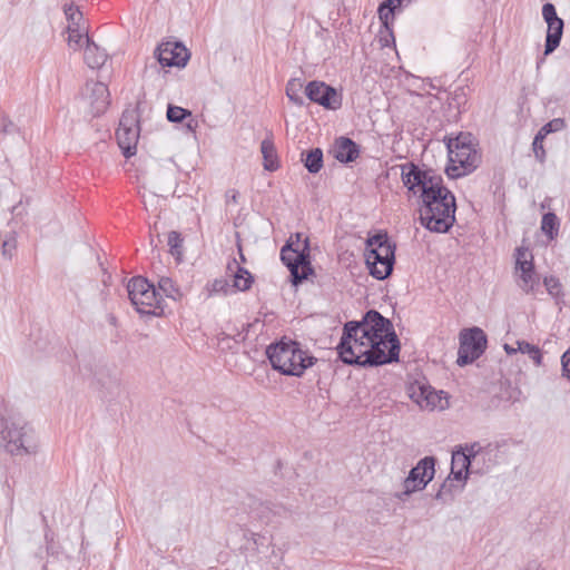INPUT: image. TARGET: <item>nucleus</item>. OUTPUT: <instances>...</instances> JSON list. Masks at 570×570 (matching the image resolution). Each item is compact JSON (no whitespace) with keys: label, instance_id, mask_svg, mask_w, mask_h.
Listing matches in <instances>:
<instances>
[{"label":"nucleus","instance_id":"nucleus-1","mask_svg":"<svg viewBox=\"0 0 570 570\" xmlns=\"http://www.w3.org/2000/svg\"><path fill=\"white\" fill-rule=\"evenodd\" d=\"M345 331L347 337H351V333L361 332L362 338L375 344V355L367 357L366 363L391 364L399 362L401 343L393 323L376 309L367 311L361 321L346 322Z\"/></svg>","mask_w":570,"mask_h":570},{"label":"nucleus","instance_id":"nucleus-2","mask_svg":"<svg viewBox=\"0 0 570 570\" xmlns=\"http://www.w3.org/2000/svg\"><path fill=\"white\" fill-rule=\"evenodd\" d=\"M421 198L420 222L430 232L448 233L455 223V197L441 181L425 188Z\"/></svg>","mask_w":570,"mask_h":570},{"label":"nucleus","instance_id":"nucleus-3","mask_svg":"<svg viewBox=\"0 0 570 570\" xmlns=\"http://www.w3.org/2000/svg\"><path fill=\"white\" fill-rule=\"evenodd\" d=\"M266 356L273 370L295 377L303 376L317 361L307 350L302 348L301 343L285 338L268 345Z\"/></svg>","mask_w":570,"mask_h":570},{"label":"nucleus","instance_id":"nucleus-4","mask_svg":"<svg viewBox=\"0 0 570 570\" xmlns=\"http://www.w3.org/2000/svg\"><path fill=\"white\" fill-rule=\"evenodd\" d=\"M6 412V402L0 397V449L13 456L35 453L37 446L30 442L31 426L8 416Z\"/></svg>","mask_w":570,"mask_h":570},{"label":"nucleus","instance_id":"nucleus-5","mask_svg":"<svg viewBox=\"0 0 570 570\" xmlns=\"http://www.w3.org/2000/svg\"><path fill=\"white\" fill-rule=\"evenodd\" d=\"M281 261L289 271V281L297 287L314 273L311 264V246L308 237L302 240V234L296 233L281 249Z\"/></svg>","mask_w":570,"mask_h":570},{"label":"nucleus","instance_id":"nucleus-6","mask_svg":"<svg viewBox=\"0 0 570 570\" xmlns=\"http://www.w3.org/2000/svg\"><path fill=\"white\" fill-rule=\"evenodd\" d=\"M472 140L473 137L470 132H460L456 137L449 138L446 148L452 165L446 167L445 171L450 178L468 175L478 168L481 156Z\"/></svg>","mask_w":570,"mask_h":570},{"label":"nucleus","instance_id":"nucleus-7","mask_svg":"<svg viewBox=\"0 0 570 570\" xmlns=\"http://www.w3.org/2000/svg\"><path fill=\"white\" fill-rule=\"evenodd\" d=\"M128 297L141 316H163V298L155 286L142 276L132 277L127 285Z\"/></svg>","mask_w":570,"mask_h":570},{"label":"nucleus","instance_id":"nucleus-8","mask_svg":"<svg viewBox=\"0 0 570 570\" xmlns=\"http://www.w3.org/2000/svg\"><path fill=\"white\" fill-rule=\"evenodd\" d=\"M351 337L346 336L345 325L343 326V334L337 345V352L340 358L344 364L357 365L361 367H376L382 364H368L365 360L372 355H375L376 346L368 342L366 338H362V333H351Z\"/></svg>","mask_w":570,"mask_h":570},{"label":"nucleus","instance_id":"nucleus-9","mask_svg":"<svg viewBox=\"0 0 570 570\" xmlns=\"http://www.w3.org/2000/svg\"><path fill=\"white\" fill-rule=\"evenodd\" d=\"M488 345V337L484 331L473 326L460 332V346L456 364L465 366L476 361L484 353Z\"/></svg>","mask_w":570,"mask_h":570},{"label":"nucleus","instance_id":"nucleus-10","mask_svg":"<svg viewBox=\"0 0 570 570\" xmlns=\"http://www.w3.org/2000/svg\"><path fill=\"white\" fill-rule=\"evenodd\" d=\"M435 463L436 460L434 456H425L421 459L416 465L410 470L409 475L403 482L404 490L396 497L400 500H405V498L410 497L413 492L425 489L434 478Z\"/></svg>","mask_w":570,"mask_h":570},{"label":"nucleus","instance_id":"nucleus-11","mask_svg":"<svg viewBox=\"0 0 570 570\" xmlns=\"http://www.w3.org/2000/svg\"><path fill=\"white\" fill-rule=\"evenodd\" d=\"M140 127L136 110H125L116 130L118 145L126 158L136 154Z\"/></svg>","mask_w":570,"mask_h":570},{"label":"nucleus","instance_id":"nucleus-12","mask_svg":"<svg viewBox=\"0 0 570 570\" xmlns=\"http://www.w3.org/2000/svg\"><path fill=\"white\" fill-rule=\"evenodd\" d=\"M401 179L403 185L413 195L422 196L425 188H429L435 181H441V176L433 173V170L421 169L419 165L409 161L400 165Z\"/></svg>","mask_w":570,"mask_h":570},{"label":"nucleus","instance_id":"nucleus-13","mask_svg":"<svg viewBox=\"0 0 570 570\" xmlns=\"http://www.w3.org/2000/svg\"><path fill=\"white\" fill-rule=\"evenodd\" d=\"M305 95L312 102L325 109L337 110L342 107V94L324 81H309L305 87Z\"/></svg>","mask_w":570,"mask_h":570},{"label":"nucleus","instance_id":"nucleus-14","mask_svg":"<svg viewBox=\"0 0 570 570\" xmlns=\"http://www.w3.org/2000/svg\"><path fill=\"white\" fill-rule=\"evenodd\" d=\"M154 56L161 67L184 68L190 52L180 41H166L157 46Z\"/></svg>","mask_w":570,"mask_h":570},{"label":"nucleus","instance_id":"nucleus-15","mask_svg":"<svg viewBox=\"0 0 570 570\" xmlns=\"http://www.w3.org/2000/svg\"><path fill=\"white\" fill-rule=\"evenodd\" d=\"M542 17L548 24L543 55L549 56L560 45L563 35L564 21L558 17L554 4L550 2L543 4Z\"/></svg>","mask_w":570,"mask_h":570},{"label":"nucleus","instance_id":"nucleus-16","mask_svg":"<svg viewBox=\"0 0 570 570\" xmlns=\"http://www.w3.org/2000/svg\"><path fill=\"white\" fill-rule=\"evenodd\" d=\"M82 95L92 117L102 115L110 105L108 87L101 81H87Z\"/></svg>","mask_w":570,"mask_h":570},{"label":"nucleus","instance_id":"nucleus-17","mask_svg":"<svg viewBox=\"0 0 570 570\" xmlns=\"http://www.w3.org/2000/svg\"><path fill=\"white\" fill-rule=\"evenodd\" d=\"M443 391L436 392L432 386L415 382L409 387V396L421 409L434 410L443 409L441 401Z\"/></svg>","mask_w":570,"mask_h":570},{"label":"nucleus","instance_id":"nucleus-18","mask_svg":"<svg viewBox=\"0 0 570 570\" xmlns=\"http://www.w3.org/2000/svg\"><path fill=\"white\" fill-rule=\"evenodd\" d=\"M365 263L368 268L370 275L375 279L383 281L391 276L393 273L395 258L387 262L384 255L373 253L365 249Z\"/></svg>","mask_w":570,"mask_h":570},{"label":"nucleus","instance_id":"nucleus-19","mask_svg":"<svg viewBox=\"0 0 570 570\" xmlns=\"http://www.w3.org/2000/svg\"><path fill=\"white\" fill-rule=\"evenodd\" d=\"M366 250L384 255L387 262L395 258V244L391 243L385 232H380L366 240Z\"/></svg>","mask_w":570,"mask_h":570},{"label":"nucleus","instance_id":"nucleus-20","mask_svg":"<svg viewBox=\"0 0 570 570\" xmlns=\"http://www.w3.org/2000/svg\"><path fill=\"white\" fill-rule=\"evenodd\" d=\"M360 155V146L348 137H340L335 140L334 157L344 164L356 160Z\"/></svg>","mask_w":570,"mask_h":570},{"label":"nucleus","instance_id":"nucleus-21","mask_svg":"<svg viewBox=\"0 0 570 570\" xmlns=\"http://www.w3.org/2000/svg\"><path fill=\"white\" fill-rule=\"evenodd\" d=\"M227 268L229 272L234 273L232 287L235 291L245 292L252 287L254 276L245 267L239 266L236 259H233Z\"/></svg>","mask_w":570,"mask_h":570},{"label":"nucleus","instance_id":"nucleus-22","mask_svg":"<svg viewBox=\"0 0 570 570\" xmlns=\"http://www.w3.org/2000/svg\"><path fill=\"white\" fill-rule=\"evenodd\" d=\"M85 40L87 42L83 57L85 62L91 69L101 68L108 58L106 50L99 48L87 35L85 36Z\"/></svg>","mask_w":570,"mask_h":570},{"label":"nucleus","instance_id":"nucleus-23","mask_svg":"<svg viewBox=\"0 0 570 570\" xmlns=\"http://www.w3.org/2000/svg\"><path fill=\"white\" fill-rule=\"evenodd\" d=\"M254 517L259 519L264 523H269L273 520L274 515H284L287 513V510L282 507L274 504L272 502H259L257 507L253 510Z\"/></svg>","mask_w":570,"mask_h":570},{"label":"nucleus","instance_id":"nucleus-24","mask_svg":"<svg viewBox=\"0 0 570 570\" xmlns=\"http://www.w3.org/2000/svg\"><path fill=\"white\" fill-rule=\"evenodd\" d=\"M263 155V166L265 170L275 171L279 168L278 155L272 139L265 138L261 144Z\"/></svg>","mask_w":570,"mask_h":570},{"label":"nucleus","instance_id":"nucleus-25","mask_svg":"<svg viewBox=\"0 0 570 570\" xmlns=\"http://www.w3.org/2000/svg\"><path fill=\"white\" fill-rule=\"evenodd\" d=\"M403 0H384L379 6V18L382 24L386 28L389 36L394 40L393 32L389 26L390 19H394V11L397 7L401 6Z\"/></svg>","mask_w":570,"mask_h":570},{"label":"nucleus","instance_id":"nucleus-26","mask_svg":"<svg viewBox=\"0 0 570 570\" xmlns=\"http://www.w3.org/2000/svg\"><path fill=\"white\" fill-rule=\"evenodd\" d=\"M560 222L558 216L552 213H546L541 219V230L549 238V240H553L559 233Z\"/></svg>","mask_w":570,"mask_h":570},{"label":"nucleus","instance_id":"nucleus-27","mask_svg":"<svg viewBox=\"0 0 570 570\" xmlns=\"http://www.w3.org/2000/svg\"><path fill=\"white\" fill-rule=\"evenodd\" d=\"M303 81L299 78H292L286 83V96L287 98L296 106L302 107L305 101L303 96L301 95L303 89Z\"/></svg>","mask_w":570,"mask_h":570},{"label":"nucleus","instance_id":"nucleus-28","mask_svg":"<svg viewBox=\"0 0 570 570\" xmlns=\"http://www.w3.org/2000/svg\"><path fill=\"white\" fill-rule=\"evenodd\" d=\"M305 168L311 174H317L323 167V151L320 148L311 149L306 153L305 158H302Z\"/></svg>","mask_w":570,"mask_h":570},{"label":"nucleus","instance_id":"nucleus-29","mask_svg":"<svg viewBox=\"0 0 570 570\" xmlns=\"http://www.w3.org/2000/svg\"><path fill=\"white\" fill-rule=\"evenodd\" d=\"M520 288L527 293H535L540 287L539 276L534 268L529 269L527 273H520Z\"/></svg>","mask_w":570,"mask_h":570},{"label":"nucleus","instance_id":"nucleus-30","mask_svg":"<svg viewBox=\"0 0 570 570\" xmlns=\"http://www.w3.org/2000/svg\"><path fill=\"white\" fill-rule=\"evenodd\" d=\"M183 243H184V238L181 237L180 233H178L176 230H171L168 234L169 252L173 256L176 257L177 261H180L181 255H183Z\"/></svg>","mask_w":570,"mask_h":570},{"label":"nucleus","instance_id":"nucleus-31","mask_svg":"<svg viewBox=\"0 0 570 570\" xmlns=\"http://www.w3.org/2000/svg\"><path fill=\"white\" fill-rule=\"evenodd\" d=\"M515 269L520 273H527L529 269L534 268L533 257L530 255V259H527V249L518 247L515 250Z\"/></svg>","mask_w":570,"mask_h":570},{"label":"nucleus","instance_id":"nucleus-32","mask_svg":"<svg viewBox=\"0 0 570 570\" xmlns=\"http://www.w3.org/2000/svg\"><path fill=\"white\" fill-rule=\"evenodd\" d=\"M17 248V236L14 232H9L2 237L1 254L4 258L11 259Z\"/></svg>","mask_w":570,"mask_h":570},{"label":"nucleus","instance_id":"nucleus-33","mask_svg":"<svg viewBox=\"0 0 570 570\" xmlns=\"http://www.w3.org/2000/svg\"><path fill=\"white\" fill-rule=\"evenodd\" d=\"M187 117H191V111L185 109L183 107L168 105L167 108V119L170 122H181L187 119Z\"/></svg>","mask_w":570,"mask_h":570},{"label":"nucleus","instance_id":"nucleus-34","mask_svg":"<svg viewBox=\"0 0 570 570\" xmlns=\"http://www.w3.org/2000/svg\"><path fill=\"white\" fill-rule=\"evenodd\" d=\"M518 351L523 354H528L537 364L541 363L542 354L537 345L530 344L524 341L518 342Z\"/></svg>","mask_w":570,"mask_h":570},{"label":"nucleus","instance_id":"nucleus-35","mask_svg":"<svg viewBox=\"0 0 570 570\" xmlns=\"http://www.w3.org/2000/svg\"><path fill=\"white\" fill-rule=\"evenodd\" d=\"M543 285L552 297L559 298L563 295L562 284L559 278L554 276L544 277Z\"/></svg>","mask_w":570,"mask_h":570},{"label":"nucleus","instance_id":"nucleus-36","mask_svg":"<svg viewBox=\"0 0 570 570\" xmlns=\"http://www.w3.org/2000/svg\"><path fill=\"white\" fill-rule=\"evenodd\" d=\"M566 128V121L562 118H554L543 125L538 134L542 135L544 138L552 132L560 131Z\"/></svg>","mask_w":570,"mask_h":570},{"label":"nucleus","instance_id":"nucleus-37","mask_svg":"<svg viewBox=\"0 0 570 570\" xmlns=\"http://www.w3.org/2000/svg\"><path fill=\"white\" fill-rule=\"evenodd\" d=\"M543 140L544 137L537 132L532 142V150L534 153V157L540 164H543L547 157V153L543 147Z\"/></svg>","mask_w":570,"mask_h":570},{"label":"nucleus","instance_id":"nucleus-38","mask_svg":"<svg viewBox=\"0 0 570 570\" xmlns=\"http://www.w3.org/2000/svg\"><path fill=\"white\" fill-rule=\"evenodd\" d=\"M471 461L465 456L463 451L458 449L452 452L451 469H470Z\"/></svg>","mask_w":570,"mask_h":570},{"label":"nucleus","instance_id":"nucleus-39","mask_svg":"<svg viewBox=\"0 0 570 570\" xmlns=\"http://www.w3.org/2000/svg\"><path fill=\"white\" fill-rule=\"evenodd\" d=\"M19 131V127L9 118V116L0 111V132L3 135H11Z\"/></svg>","mask_w":570,"mask_h":570},{"label":"nucleus","instance_id":"nucleus-40","mask_svg":"<svg viewBox=\"0 0 570 570\" xmlns=\"http://www.w3.org/2000/svg\"><path fill=\"white\" fill-rule=\"evenodd\" d=\"M454 487L453 480L448 476V479L440 485L434 499L438 501H446L448 497H452Z\"/></svg>","mask_w":570,"mask_h":570},{"label":"nucleus","instance_id":"nucleus-41","mask_svg":"<svg viewBox=\"0 0 570 570\" xmlns=\"http://www.w3.org/2000/svg\"><path fill=\"white\" fill-rule=\"evenodd\" d=\"M159 288L170 298H176L179 295V291L175 287V284L169 277H161L159 279Z\"/></svg>","mask_w":570,"mask_h":570},{"label":"nucleus","instance_id":"nucleus-42","mask_svg":"<svg viewBox=\"0 0 570 570\" xmlns=\"http://www.w3.org/2000/svg\"><path fill=\"white\" fill-rule=\"evenodd\" d=\"M209 292H210V294H224V295H227L229 292H232V286L229 285L227 279H225V278H216L210 284Z\"/></svg>","mask_w":570,"mask_h":570},{"label":"nucleus","instance_id":"nucleus-43","mask_svg":"<svg viewBox=\"0 0 570 570\" xmlns=\"http://www.w3.org/2000/svg\"><path fill=\"white\" fill-rule=\"evenodd\" d=\"M65 14L73 26L79 27L78 20L82 18V13L73 2L65 6Z\"/></svg>","mask_w":570,"mask_h":570},{"label":"nucleus","instance_id":"nucleus-44","mask_svg":"<svg viewBox=\"0 0 570 570\" xmlns=\"http://www.w3.org/2000/svg\"><path fill=\"white\" fill-rule=\"evenodd\" d=\"M458 450L463 451L465 456H468V459L472 462L480 453L481 445L479 442H473L471 444L459 445Z\"/></svg>","mask_w":570,"mask_h":570},{"label":"nucleus","instance_id":"nucleus-45","mask_svg":"<svg viewBox=\"0 0 570 570\" xmlns=\"http://www.w3.org/2000/svg\"><path fill=\"white\" fill-rule=\"evenodd\" d=\"M68 42H69V46H76V47H79L80 46V42L81 40L83 39V35L80 33L78 27L77 28H73L72 26H69L68 27Z\"/></svg>","mask_w":570,"mask_h":570},{"label":"nucleus","instance_id":"nucleus-46","mask_svg":"<svg viewBox=\"0 0 570 570\" xmlns=\"http://www.w3.org/2000/svg\"><path fill=\"white\" fill-rule=\"evenodd\" d=\"M80 371H86V372H89V374L97 380V382L99 384H101L102 386L105 385V383L101 381V379L99 377V375L102 373L104 371V367L102 366H94L91 364H85L82 368H80Z\"/></svg>","mask_w":570,"mask_h":570},{"label":"nucleus","instance_id":"nucleus-47","mask_svg":"<svg viewBox=\"0 0 570 570\" xmlns=\"http://www.w3.org/2000/svg\"><path fill=\"white\" fill-rule=\"evenodd\" d=\"M466 102L465 94L463 90L454 91L451 101L449 102L450 107H455L460 110L462 104Z\"/></svg>","mask_w":570,"mask_h":570},{"label":"nucleus","instance_id":"nucleus-48","mask_svg":"<svg viewBox=\"0 0 570 570\" xmlns=\"http://www.w3.org/2000/svg\"><path fill=\"white\" fill-rule=\"evenodd\" d=\"M470 473V469H451L450 478L453 481H465Z\"/></svg>","mask_w":570,"mask_h":570},{"label":"nucleus","instance_id":"nucleus-49","mask_svg":"<svg viewBox=\"0 0 570 570\" xmlns=\"http://www.w3.org/2000/svg\"><path fill=\"white\" fill-rule=\"evenodd\" d=\"M245 538L253 541V544L255 546V550L259 552V547L263 546L266 541V538L262 534L249 532L248 535L245 534Z\"/></svg>","mask_w":570,"mask_h":570},{"label":"nucleus","instance_id":"nucleus-50","mask_svg":"<svg viewBox=\"0 0 570 570\" xmlns=\"http://www.w3.org/2000/svg\"><path fill=\"white\" fill-rule=\"evenodd\" d=\"M563 375L570 379V348L561 357Z\"/></svg>","mask_w":570,"mask_h":570},{"label":"nucleus","instance_id":"nucleus-51","mask_svg":"<svg viewBox=\"0 0 570 570\" xmlns=\"http://www.w3.org/2000/svg\"><path fill=\"white\" fill-rule=\"evenodd\" d=\"M238 199H239V191L237 189H228L226 193H225V202L226 204H238Z\"/></svg>","mask_w":570,"mask_h":570},{"label":"nucleus","instance_id":"nucleus-52","mask_svg":"<svg viewBox=\"0 0 570 570\" xmlns=\"http://www.w3.org/2000/svg\"><path fill=\"white\" fill-rule=\"evenodd\" d=\"M45 539L47 543V553L55 554L57 553L53 547V534L50 531H46Z\"/></svg>","mask_w":570,"mask_h":570},{"label":"nucleus","instance_id":"nucleus-53","mask_svg":"<svg viewBox=\"0 0 570 570\" xmlns=\"http://www.w3.org/2000/svg\"><path fill=\"white\" fill-rule=\"evenodd\" d=\"M188 121L186 122V127L190 131H195V128L197 127V120H195L193 117H187Z\"/></svg>","mask_w":570,"mask_h":570},{"label":"nucleus","instance_id":"nucleus-54","mask_svg":"<svg viewBox=\"0 0 570 570\" xmlns=\"http://www.w3.org/2000/svg\"><path fill=\"white\" fill-rule=\"evenodd\" d=\"M504 350H505V352H507L508 354H514V353H517V350H515V348H513V347H511V346H510V345H508V344H505V345H504Z\"/></svg>","mask_w":570,"mask_h":570},{"label":"nucleus","instance_id":"nucleus-55","mask_svg":"<svg viewBox=\"0 0 570 570\" xmlns=\"http://www.w3.org/2000/svg\"><path fill=\"white\" fill-rule=\"evenodd\" d=\"M110 382L114 383L117 386L120 385V380L117 376L110 377Z\"/></svg>","mask_w":570,"mask_h":570},{"label":"nucleus","instance_id":"nucleus-56","mask_svg":"<svg viewBox=\"0 0 570 570\" xmlns=\"http://www.w3.org/2000/svg\"><path fill=\"white\" fill-rule=\"evenodd\" d=\"M381 42H382V46H383V47L389 46V40H387V38H381Z\"/></svg>","mask_w":570,"mask_h":570},{"label":"nucleus","instance_id":"nucleus-57","mask_svg":"<svg viewBox=\"0 0 570 570\" xmlns=\"http://www.w3.org/2000/svg\"><path fill=\"white\" fill-rule=\"evenodd\" d=\"M42 570H47V566H43Z\"/></svg>","mask_w":570,"mask_h":570}]
</instances>
